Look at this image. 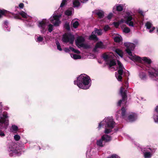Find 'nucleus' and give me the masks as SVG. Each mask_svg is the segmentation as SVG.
<instances>
[{
	"instance_id": "f257e3e1",
	"label": "nucleus",
	"mask_w": 158,
	"mask_h": 158,
	"mask_svg": "<svg viewBox=\"0 0 158 158\" xmlns=\"http://www.w3.org/2000/svg\"><path fill=\"white\" fill-rule=\"evenodd\" d=\"M124 45L126 47V51L127 53L129 58L134 62H137L141 63H144L148 64V66L151 63L152 61L148 57H144L141 58L132 52L135 47V44L133 43L126 42L124 43Z\"/></svg>"
},
{
	"instance_id": "f03ea898",
	"label": "nucleus",
	"mask_w": 158,
	"mask_h": 158,
	"mask_svg": "<svg viewBox=\"0 0 158 158\" xmlns=\"http://www.w3.org/2000/svg\"><path fill=\"white\" fill-rule=\"evenodd\" d=\"M124 19H121L118 22H113V24L116 28L118 27L120 24L125 23L129 26L134 27L136 23V19L134 15L131 12L126 11L125 14L123 15Z\"/></svg>"
},
{
	"instance_id": "7ed1b4c3",
	"label": "nucleus",
	"mask_w": 158,
	"mask_h": 158,
	"mask_svg": "<svg viewBox=\"0 0 158 158\" xmlns=\"http://www.w3.org/2000/svg\"><path fill=\"white\" fill-rule=\"evenodd\" d=\"M91 80L87 75L82 74L77 78V80L74 82V84L76 85L79 88L86 89H89L91 86Z\"/></svg>"
},
{
	"instance_id": "20e7f679",
	"label": "nucleus",
	"mask_w": 158,
	"mask_h": 158,
	"mask_svg": "<svg viewBox=\"0 0 158 158\" xmlns=\"http://www.w3.org/2000/svg\"><path fill=\"white\" fill-rule=\"evenodd\" d=\"M115 125V122L113 118L111 117L105 118L99 124L98 129H100L102 127L105 126L104 132L105 134H109L112 131Z\"/></svg>"
},
{
	"instance_id": "39448f33",
	"label": "nucleus",
	"mask_w": 158,
	"mask_h": 158,
	"mask_svg": "<svg viewBox=\"0 0 158 158\" xmlns=\"http://www.w3.org/2000/svg\"><path fill=\"white\" fill-rule=\"evenodd\" d=\"M103 58L105 61L106 64L108 65L110 67L115 65L116 61L114 60L115 56L112 52L104 54Z\"/></svg>"
},
{
	"instance_id": "423d86ee",
	"label": "nucleus",
	"mask_w": 158,
	"mask_h": 158,
	"mask_svg": "<svg viewBox=\"0 0 158 158\" xmlns=\"http://www.w3.org/2000/svg\"><path fill=\"white\" fill-rule=\"evenodd\" d=\"M143 70H146L148 71L149 75L152 79L156 80L158 79V69L156 68H153L149 66L142 67Z\"/></svg>"
},
{
	"instance_id": "0eeeda50",
	"label": "nucleus",
	"mask_w": 158,
	"mask_h": 158,
	"mask_svg": "<svg viewBox=\"0 0 158 158\" xmlns=\"http://www.w3.org/2000/svg\"><path fill=\"white\" fill-rule=\"evenodd\" d=\"M128 87V83L127 81H125L123 85L120 88V93L121 94L122 97V100H119L118 103V105L120 106L121 103L122 102H125V101L127 97L126 95V89Z\"/></svg>"
},
{
	"instance_id": "6e6552de",
	"label": "nucleus",
	"mask_w": 158,
	"mask_h": 158,
	"mask_svg": "<svg viewBox=\"0 0 158 158\" xmlns=\"http://www.w3.org/2000/svg\"><path fill=\"white\" fill-rule=\"evenodd\" d=\"M8 116L7 113H4L0 116V129H6L9 124Z\"/></svg>"
},
{
	"instance_id": "1a4fd4ad",
	"label": "nucleus",
	"mask_w": 158,
	"mask_h": 158,
	"mask_svg": "<svg viewBox=\"0 0 158 158\" xmlns=\"http://www.w3.org/2000/svg\"><path fill=\"white\" fill-rule=\"evenodd\" d=\"M85 39L82 36H79L77 37L76 43L77 46L79 48H88L90 47L89 45L84 43Z\"/></svg>"
},
{
	"instance_id": "9d476101",
	"label": "nucleus",
	"mask_w": 158,
	"mask_h": 158,
	"mask_svg": "<svg viewBox=\"0 0 158 158\" xmlns=\"http://www.w3.org/2000/svg\"><path fill=\"white\" fill-rule=\"evenodd\" d=\"M117 62L118 66L117 67V69H118V70L117 72L115 73V77L118 81H121L122 79L124 68L119 61L118 60Z\"/></svg>"
},
{
	"instance_id": "9b49d317",
	"label": "nucleus",
	"mask_w": 158,
	"mask_h": 158,
	"mask_svg": "<svg viewBox=\"0 0 158 158\" xmlns=\"http://www.w3.org/2000/svg\"><path fill=\"white\" fill-rule=\"evenodd\" d=\"M48 23V21L46 19H43L38 22V26L41 33H44L47 31L46 26Z\"/></svg>"
},
{
	"instance_id": "f8f14e48",
	"label": "nucleus",
	"mask_w": 158,
	"mask_h": 158,
	"mask_svg": "<svg viewBox=\"0 0 158 158\" xmlns=\"http://www.w3.org/2000/svg\"><path fill=\"white\" fill-rule=\"evenodd\" d=\"M61 15H56L54 14L50 19L51 22L55 26H58L60 23L59 18L61 17Z\"/></svg>"
},
{
	"instance_id": "ddd939ff",
	"label": "nucleus",
	"mask_w": 158,
	"mask_h": 158,
	"mask_svg": "<svg viewBox=\"0 0 158 158\" xmlns=\"http://www.w3.org/2000/svg\"><path fill=\"white\" fill-rule=\"evenodd\" d=\"M74 39V36L70 33H66L63 35L62 40L64 42H69L72 44Z\"/></svg>"
},
{
	"instance_id": "4468645a",
	"label": "nucleus",
	"mask_w": 158,
	"mask_h": 158,
	"mask_svg": "<svg viewBox=\"0 0 158 158\" xmlns=\"http://www.w3.org/2000/svg\"><path fill=\"white\" fill-rule=\"evenodd\" d=\"M18 145L15 143H12L9 147L8 151L10 152V156H13L18 152Z\"/></svg>"
},
{
	"instance_id": "2eb2a0df",
	"label": "nucleus",
	"mask_w": 158,
	"mask_h": 158,
	"mask_svg": "<svg viewBox=\"0 0 158 158\" xmlns=\"http://www.w3.org/2000/svg\"><path fill=\"white\" fill-rule=\"evenodd\" d=\"M96 33H97L98 35H101L102 34V30L100 29H98L97 28H95L94 31L92 32V35L89 36V39L95 41L97 40L98 38L95 35Z\"/></svg>"
},
{
	"instance_id": "dca6fc26",
	"label": "nucleus",
	"mask_w": 158,
	"mask_h": 158,
	"mask_svg": "<svg viewBox=\"0 0 158 158\" xmlns=\"http://www.w3.org/2000/svg\"><path fill=\"white\" fill-rule=\"evenodd\" d=\"M69 49L70 50L77 54H71L70 56L72 58L75 60L81 59V55H80V52L79 50L75 49L72 47H70Z\"/></svg>"
},
{
	"instance_id": "f3484780",
	"label": "nucleus",
	"mask_w": 158,
	"mask_h": 158,
	"mask_svg": "<svg viewBox=\"0 0 158 158\" xmlns=\"http://www.w3.org/2000/svg\"><path fill=\"white\" fill-rule=\"evenodd\" d=\"M105 47L103 45V43L101 42H98L94 49V51L95 52H98L99 51V49H103L105 48Z\"/></svg>"
},
{
	"instance_id": "a211bd4d",
	"label": "nucleus",
	"mask_w": 158,
	"mask_h": 158,
	"mask_svg": "<svg viewBox=\"0 0 158 158\" xmlns=\"http://www.w3.org/2000/svg\"><path fill=\"white\" fill-rule=\"evenodd\" d=\"M35 39L37 42L40 43L41 44H44L45 42L46 41V40L44 41V38L39 35L35 36Z\"/></svg>"
},
{
	"instance_id": "6ab92c4d",
	"label": "nucleus",
	"mask_w": 158,
	"mask_h": 158,
	"mask_svg": "<svg viewBox=\"0 0 158 158\" xmlns=\"http://www.w3.org/2000/svg\"><path fill=\"white\" fill-rule=\"evenodd\" d=\"M19 14L21 15L23 18L26 19L27 22H30V20L31 19V17H29L25 12H23V11H21L19 13Z\"/></svg>"
},
{
	"instance_id": "aec40b11",
	"label": "nucleus",
	"mask_w": 158,
	"mask_h": 158,
	"mask_svg": "<svg viewBox=\"0 0 158 158\" xmlns=\"http://www.w3.org/2000/svg\"><path fill=\"white\" fill-rule=\"evenodd\" d=\"M124 6L123 4H116L113 7V12H114L115 10L119 11H122Z\"/></svg>"
},
{
	"instance_id": "412c9836",
	"label": "nucleus",
	"mask_w": 158,
	"mask_h": 158,
	"mask_svg": "<svg viewBox=\"0 0 158 158\" xmlns=\"http://www.w3.org/2000/svg\"><path fill=\"white\" fill-rule=\"evenodd\" d=\"M145 26L146 28L148 29H150L149 32L150 33H152L154 31V30L155 29V28L154 27L152 26V24L150 22H147L145 25Z\"/></svg>"
},
{
	"instance_id": "4be33fe9",
	"label": "nucleus",
	"mask_w": 158,
	"mask_h": 158,
	"mask_svg": "<svg viewBox=\"0 0 158 158\" xmlns=\"http://www.w3.org/2000/svg\"><path fill=\"white\" fill-rule=\"evenodd\" d=\"M106 143L102 139V137L101 138L98 139L96 141V144L99 147H103L105 145Z\"/></svg>"
},
{
	"instance_id": "5701e85b",
	"label": "nucleus",
	"mask_w": 158,
	"mask_h": 158,
	"mask_svg": "<svg viewBox=\"0 0 158 158\" xmlns=\"http://www.w3.org/2000/svg\"><path fill=\"white\" fill-rule=\"evenodd\" d=\"M137 115L134 113H132L128 116V120L129 121H133L136 119Z\"/></svg>"
},
{
	"instance_id": "b1692460",
	"label": "nucleus",
	"mask_w": 158,
	"mask_h": 158,
	"mask_svg": "<svg viewBox=\"0 0 158 158\" xmlns=\"http://www.w3.org/2000/svg\"><path fill=\"white\" fill-rule=\"evenodd\" d=\"M102 137L105 143L108 142L111 140V137L106 134L104 135Z\"/></svg>"
},
{
	"instance_id": "393cba45",
	"label": "nucleus",
	"mask_w": 158,
	"mask_h": 158,
	"mask_svg": "<svg viewBox=\"0 0 158 158\" xmlns=\"http://www.w3.org/2000/svg\"><path fill=\"white\" fill-rule=\"evenodd\" d=\"M96 14L100 18H102L104 15V12L102 10H97L95 11Z\"/></svg>"
},
{
	"instance_id": "a878e982",
	"label": "nucleus",
	"mask_w": 158,
	"mask_h": 158,
	"mask_svg": "<svg viewBox=\"0 0 158 158\" xmlns=\"http://www.w3.org/2000/svg\"><path fill=\"white\" fill-rule=\"evenodd\" d=\"M73 12V9L72 8H71L66 10L65 12V14L68 16H70L72 15Z\"/></svg>"
},
{
	"instance_id": "bb28decb",
	"label": "nucleus",
	"mask_w": 158,
	"mask_h": 158,
	"mask_svg": "<svg viewBox=\"0 0 158 158\" xmlns=\"http://www.w3.org/2000/svg\"><path fill=\"white\" fill-rule=\"evenodd\" d=\"M72 24L73 27L74 28H77L79 25L78 22L76 19H74L72 21Z\"/></svg>"
},
{
	"instance_id": "cd10ccee",
	"label": "nucleus",
	"mask_w": 158,
	"mask_h": 158,
	"mask_svg": "<svg viewBox=\"0 0 158 158\" xmlns=\"http://www.w3.org/2000/svg\"><path fill=\"white\" fill-rule=\"evenodd\" d=\"M115 52L121 57H123V52L121 50L118 48H117L115 50Z\"/></svg>"
},
{
	"instance_id": "c85d7f7f",
	"label": "nucleus",
	"mask_w": 158,
	"mask_h": 158,
	"mask_svg": "<svg viewBox=\"0 0 158 158\" xmlns=\"http://www.w3.org/2000/svg\"><path fill=\"white\" fill-rule=\"evenodd\" d=\"M152 149L149 148V147H143L141 149V151L143 152V153L144 152H152Z\"/></svg>"
},
{
	"instance_id": "c756f323",
	"label": "nucleus",
	"mask_w": 158,
	"mask_h": 158,
	"mask_svg": "<svg viewBox=\"0 0 158 158\" xmlns=\"http://www.w3.org/2000/svg\"><path fill=\"white\" fill-rule=\"evenodd\" d=\"M114 40L115 42L119 43L122 41V39L120 35H118L114 38Z\"/></svg>"
},
{
	"instance_id": "7c9ffc66",
	"label": "nucleus",
	"mask_w": 158,
	"mask_h": 158,
	"mask_svg": "<svg viewBox=\"0 0 158 158\" xmlns=\"http://www.w3.org/2000/svg\"><path fill=\"white\" fill-rule=\"evenodd\" d=\"M139 77L141 79H145L146 78V75L145 73L143 71L140 72L139 75Z\"/></svg>"
},
{
	"instance_id": "2f4dec72",
	"label": "nucleus",
	"mask_w": 158,
	"mask_h": 158,
	"mask_svg": "<svg viewBox=\"0 0 158 158\" xmlns=\"http://www.w3.org/2000/svg\"><path fill=\"white\" fill-rule=\"evenodd\" d=\"M152 152H144V157L145 158H149L152 156Z\"/></svg>"
},
{
	"instance_id": "473e14b6",
	"label": "nucleus",
	"mask_w": 158,
	"mask_h": 158,
	"mask_svg": "<svg viewBox=\"0 0 158 158\" xmlns=\"http://www.w3.org/2000/svg\"><path fill=\"white\" fill-rule=\"evenodd\" d=\"M73 4L74 7H78L80 6V2L78 0H73Z\"/></svg>"
},
{
	"instance_id": "72a5a7b5",
	"label": "nucleus",
	"mask_w": 158,
	"mask_h": 158,
	"mask_svg": "<svg viewBox=\"0 0 158 158\" xmlns=\"http://www.w3.org/2000/svg\"><path fill=\"white\" fill-rule=\"evenodd\" d=\"M122 117L123 118H126V110L124 107H123L121 110Z\"/></svg>"
},
{
	"instance_id": "f704fd0d",
	"label": "nucleus",
	"mask_w": 158,
	"mask_h": 158,
	"mask_svg": "<svg viewBox=\"0 0 158 158\" xmlns=\"http://www.w3.org/2000/svg\"><path fill=\"white\" fill-rule=\"evenodd\" d=\"M18 130V127L15 125L12 126L11 131L14 133H16Z\"/></svg>"
},
{
	"instance_id": "c9c22d12",
	"label": "nucleus",
	"mask_w": 158,
	"mask_h": 158,
	"mask_svg": "<svg viewBox=\"0 0 158 158\" xmlns=\"http://www.w3.org/2000/svg\"><path fill=\"white\" fill-rule=\"evenodd\" d=\"M7 11L5 10H0V18H2L3 15H4L6 13Z\"/></svg>"
},
{
	"instance_id": "e433bc0d",
	"label": "nucleus",
	"mask_w": 158,
	"mask_h": 158,
	"mask_svg": "<svg viewBox=\"0 0 158 158\" xmlns=\"http://www.w3.org/2000/svg\"><path fill=\"white\" fill-rule=\"evenodd\" d=\"M53 27V25L51 24H50L48 25V30L49 32H51L52 31Z\"/></svg>"
},
{
	"instance_id": "4c0bfd02",
	"label": "nucleus",
	"mask_w": 158,
	"mask_h": 158,
	"mask_svg": "<svg viewBox=\"0 0 158 158\" xmlns=\"http://www.w3.org/2000/svg\"><path fill=\"white\" fill-rule=\"evenodd\" d=\"M130 31V29L128 27H125L123 30V32L126 33H128Z\"/></svg>"
},
{
	"instance_id": "58836bf2",
	"label": "nucleus",
	"mask_w": 158,
	"mask_h": 158,
	"mask_svg": "<svg viewBox=\"0 0 158 158\" xmlns=\"http://www.w3.org/2000/svg\"><path fill=\"white\" fill-rule=\"evenodd\" d=\"M153 118L154 120V122L158 123V115H154L153 116Z\"/></svg>"
},
{
	"instance_id": "ea45409f",
	"label": "nucleus",
	"mask_w": 158,
	"mask_h": 158,
	"mask_svg": "<svg viewBox=\"0 0 158 158\" xmlns=\"http://www.w3.org/2000/svg\"><path fill=\"white\" fill-rule=\"evenodd\" d=\"M56 44L57 45V49L59 50V51H61L62 50V49L61 48L59 42L58 41H56Z\"/></svg>"
},
{
	"instance_id": "a19ab883",
	"label": "nucleus",
	"mask_w": 158,
	"mask_h": 158,
	"mask_svg": "<svg viewBox=\"0 0 158 158\" xmlns=\"http://www.w3.org/2000/svg\"><path fill=\"white\" fill-rule=\"evenodd\" d=\"M110 29V27L108 25H105L103 27V30L105 31L109 30Z\"/></svg>"
},
{
	"instance_id": "79ce46f5",
	"label": "nucleus",
	"mask_w": 158,
	"mask_h": 158,
	"mask_svg": "<svg viewBox=\"0 0 158 158\" xmlns=\"http://www.w3.org/2000/svg\"><path fill=\"white\" fill-rule=\"evenodd\" d=\"M14 138L15 140L18 141L20 139V137L19 135H14Z\"/></svg>"
},
{
	"instance_id": "37998d69",
	"label": "nucleus",
	"mask_w": 158,
	"mask_h": 158,
	"mask_svg": "<svg viewBox=\"0 0 158 158\" xmlns=\"http://www.w3.org/2000/svg\"><path fill=\"white\" fill-rule=\"evenodd\" d=\"M108 158H120V157L116 154H113Z\"/></svg>"
},
{
	"instance_id": "c03bdc74",
	"label": "nucleus",
	"mask_w": 158,
	"mask_h": 158,
	"mask_svg": "<svg viewBox=\"0 0 158 158\" xmlns=\"http://www.w3.org/2000/svg\"><path fill=\"white\" fill-rule=\"evenodd\" d=\"M113 16V14L112 13H110L107 15V18L108 19H110Z\"/></svg>"
},
{
	"instance_id": "a18cd8bd",
	"label": "nucleus",
	"mask_w": 158,
	"mask_h": 158,
	"mask_svg": "<svg viewBox=\"0 0 158 158\" xmlns=\"http://www.w3.org/2000/svg\"><path fill=\"white\" fill-rule=\"evenodd\" d=\"M24 4L22 3H20L19 5V8L20 9H23L24 7Z\"/></svg>"
},
{
	"instance_id": "49530a36",
	"label": "nucleus",
	"mask_w": 158,
	"mask_h": 158,
	"mask_svg": "<svg viewBox=\"0 0 158 158\" xmlns=\"http://www.w3.org/2000/svg\"><path fill=\"white\" fill-rule=\"evenodd\" d=\"M5 134L3 131H0V135L2 136H5Z\"/></svg>"
},
{
	"instance_id": "de8ad7c7",
	"label": "nucleus",
	"mask_w": 158,
	"mask_h": 158,
	"mask_svg": "<svg viewBox=\"0 0 158 158\" xmlns=\"http://www.w3.org/2000/svg\"><path fill=\"white\" fill-rule=\"evenodd\" d=\"M65 27L68 30H69L70 29L69 26L68 24H66V25H65Z\"/></svg>"
},
{
	"instance_id": "09e8293b",
	"label": "nucleus",
	"mask_w": 158,
	"mask_h": 158,
	"mask_svg": "<svg viewBox=\"0 0 158 158\" xmlns=\"http://www.w3.org/2000/svg\"><path fill=\"white\" fill-rule=\"evenodd\" d=\"M7 23H8L7 21H6L5 22H4V26L5 27H6V28H7Z\"/></svg>"
},
{
	"instance_id": "8fccbe9b",
	"label": "nucleus",
	"mask_w": 158,
	"mask_h": 158,
	"mask_svg": "<svg viewBox=\"0 0 158 158\" xmlns=\"http://www.w3.org/2000/svg\"><path fill=\"white\" fill-rule=\"evenodd\" d=\"M155 110L156 112L158 113V105L156 107L155 109Z\"/></svg>"
},
{
	"instance_id": "3c124183",
	"label": "nucleus",
	"mask_w": 158,
	"mask_h": 158,
	"mask_svg": "<svg viewBox=\"0 0 158 158\" xmlns=\"http://www.w3.org/2000/svg\"><path fill=\"white\" fill-rule=\"evenodd\" d=\"M81 2L83 3L87 1L88 0H80Z\"/></svg>"
},
{
	"instance_id": "603ef678",
	"label": "nucleus",
	"mask_w": 158,
	"mask_h": 158,
	"mask_svg": "<svg viewBox=\"0 0 158 158\" xmlns=\"http://www.w3.org/2000/svg\"><path fill=\"white\" fill-rule=\"evenodd\" d=\"M139 13L141 15H143V13L142 11H139Z\"/></svg>"
},
{
	"instance_id": "864d4df0",
	"label": "nucleus",
	"mask_w": 158,
	"mask_h": 158,
	"mask_svg": "<svg viewBox=\"0 0 158 158\" xmlns=\"http://www.w3.org/2000/svg\"><path fill=\"white\" fill-rule=\"evenodd\" d=\"M65 51L66 52H68L69 51V50L68 48H65Z\"/></svg>"
},
{
	"instance_id": "5fc2aeb1",
	"label": "nucleus",
	"mask_w": 158,
	"mask_h": 158,
	"mask_svg": "<svg viewBox=\"0 0 158 158\" xmlns=\"http://www.w3.org/2000/svg\"><path fill=\"white\" fill-rule=\"evenodd\" d=\"M118 116H119L118 114V113H117V114H116V117H117V119L118 120V117H117Z\"/></svg>"
},
{
	"instance_id": "6e6d98bb",
	"label": "nucleus",
	"mask_w": 158,
	"mask_h": 158,
	"mask_svg": "<svg viewBox=\"0 0 158 158\" xmlns=\"http://www.w3.org/2000/svg\"><path fill=\"white\" fill-rule=\"evenodd\" d=\"M2 106V102H0V108H1Z\"/></svg>"
},
{
	"instance_id": "4d7b16f0",
	"label": "nucleus",
	"mask_w": 158,
	"mask_h": 158,
	"mask_svg": "<svg viewBox=\"0 0 158 158\" xmlns=\"http://www.w3.org/2000/svg\"><path fill=\"white\" fill-rule=\"evenodd\" d=\"M127 137L128 139H129V138L130 139V138H131V137L129 135H127Z\"/></svg>"
},
{
	"instance_id": "13d9d810",
	"label": "nucleus",
	"mask_w": 158,
	"mask_h": 158,
	"mask_svg": "<svg viewBox=\"0 0 158 158\" xmlns=\"http://www.w3.org/2000/svg\"><path fill=\"white\" fill-rule=\"evenodd\" d=\"M31 23H28V25H29L30 26L31 25Z\"/></svg>"
},
{
	"instance_id": "bf43d9fd",
	"label": "nucleus",
	"mask_w": 158,
	"mask_h": 158,
	"mask_svg": "<svg viewBox=\"0 0 158 158\" xmlns=\"http://www.w3.org/2000/svg\"><path fill=\"white\" fill-rule=\"evenodd\" d=\"M6 31H10V30H9V29H6Z\"/></svg>"
},
{
	"instance_id": "052dcab7",
	"label": "nucleus",
	"mask_w": 158,
	"mask_h": 158,
	"mask_svg": "<svg viewBox=\"0 0 158 158\" xmlns=\"http://www.w3.org/2000/svg\"><path fill=\"white\" fill-rule=\"evenodd\" d=\"M2 113L1 112H0V115H1Z\"/></svg>"
},
{
	"instance_id": "680f3d73",
	"label": "nucleus",
	"mask_w": 158,
	"mask_h": 158,
	"mask_svg": "<svg viewBox=\"0 0 158 158\" xmlns=\"http://www.w3.org/2000/svg\"><path fill=\"white\" fill-rule=\"evenodd\" d=\"M16 18H17V19H19L18 18H17V17H16Z\"/></svg>"
}]
</instances>
